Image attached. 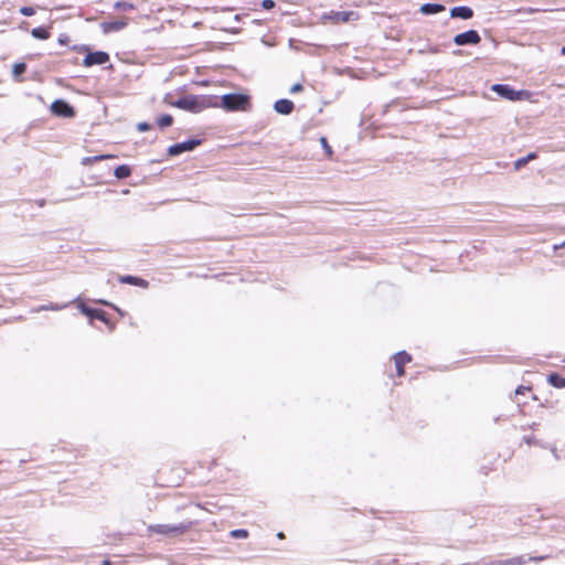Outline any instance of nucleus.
Segmentation results:
<instances>
[{
  "mask_svg": "<svg viewBox=\"0 0 565 565\" xmlns=\"http://www.w3.org/2000/svg\"><path fill=\"white\" fill-rule=\"evenodd\" d=\"M192 522H183L179 524H154L149 525L148 531L150 533H157L168 537H177L183 535L192 527Z\"/></svg>",
  "mask_w": 565,
  "mask_h": 565,
  "instance_id": "1",
  "label": "nucleus"
},
{
  "mask_svg": "<svg viewBox=\"0 0 565 565\" xmlns=\"http://www.w3.org/2000/svg\"><path fill=\"white\" fill-rule=\"evenodd\" d=\"M221 106L228 111L246 110L249 107V98L243 94H226L221 98Z\"/></svg>",
  "mask_w": 565,
  "mask_h": 565,
  "instance_id": "2",
  "label": "nucleus"
},
{
  "mask_svg": "<svg viewBox=\"0 0 565 565\" xmlns=\"http://www.w3.org/2000/svg\"><path fill=\"white\" fill-rule=\"evenodd\" d=\"M491 89L499 96L509 100H520L522 98V95L524 94L523 90H514L511 86L507 84H494L492 85Z\"/></svg>",
  "mask_w": 565,
  "mask_h": 565,
  "instance_id": "3",
  "label": "nucleus"
},
{
  "mask_svg": "<svg viewBox=\"0 0 565 565\" xmlns=\"http://www.w3.org/2000/svg\"><path fill=\"white\" fill-rule=\"evenodd\" d=\"M51 111L63 118H72L75 116L73 107L63 99L54 100L51 105Z\"/></svg>",
  "mask_w": 565,
  "mask_h": 565,
  "instance_id": "4",
  "label": "nucleus"
},
{
  "mask_svg": "<svg viewBox=\"0 0 565 565\" xmlns=\"http://www.w3.org/2000/svg\"><path fill=\"white\" fill-rule=\"evenodd\" d=\"M200 143H201L200 139H190V140L183 141V142H179V143H175V145H172L171 147H169L168 153H169V156H172V157L179 156L183 152L194 150Z\"/></svg>",
  "mask_w": 565,
  "mask_h": 565,
  "instance_id": "5",
  "label": "nucleus"
},
{
  "mask_svg": "<svg viewBox=\"0 0 565 565\" xmlns=\"http://www.w3.org/2000/svg\"><path fill=\"white\" fill-rule=\"evenodd\" d=\"M173 106L189 111H200L202 108V105L198 97L195 96H184L179 98L177 102L173 103Z\"/></svg>",
  "mask_w": 565,
  "mask_h": 565,
  "instance_id": "6",
  "label": "nucleus"
},
{
  "mask_svg": "<svg viewBox=\"0 0 565 565\" xmlns=\"http://www.w3.org/2000/svg\"><path fill=\"white\" fill-rule=\"evenodd\" d=\"M481 41L479 33L476 30H469L463 33H459L454 38L456 45H475Z\"/></svg>",
  "mask_w": 565,
  "mask_h": 565,
  "instance_id": "7",
  "label": "nucleus"
},
{
  "mask_svg": "<svg viewBox=\"0 0 565 565\" xmlns=\"http://www.w3.org/2000/svg\"><path fill=\"white\" fill-rule=\"evenodd\" d=\"M109 61V55L106 52L103 51H96L88 53L84 60L83 65L85 67H90L93 65H102Z\"/></svg>",
  "mask_w": 565,
  "mask_h": 565,
  "instance_id": "8",
  "label": "nucleus"
},
{
  "mask_svg": "<svg viewBox=\"0 0 565 565\" xmlns=\"http://www.w3.org/2000/svg\"><path fill=\"white\" fill-rule=\"evenodd\" d=\"M127 25L126 20H117V21H105L100 24V28L105 34L110 32H118L125 29Z\"/></svg>",
  "mask_w": 565,
  "mask_h": 565,
  "instance_id": "9",
  "label": "nucleus"
},
{
  "mask_svg": "<svg viewBox=\"0 0 565 565\" xmlns=\"http://www.w3.org/2000/svg\"><path fill=\"white\" fill-rule=\"evenodd\" d=\"M411 361V355L405 352L401 351L394 355V362L396 366L397 374L402 376L404 374V365Z\"/></svg>",
  "mask_w": 565,
  "mask_h": 565,
  "instance_id": "10",
  "label": "nucleus"
},
{
  "mask_svg": "<svg viewBox=\"0 0 565 565\" xmlns=\"http://www.w3.org/2000/svg\"><path fill=\"white\" fill-rule=\"evenodd\" d=\"M450 17L451 18H459V19L468 20V19L473 17V11H472L471 8L465 7V6L454 7L450 10Z\"/></svg>",
  "mask_w": 565,
  "mask_h": 565,
  "instance_id": "11",
  "label": "nucleus"
},
{
  "mask_svg": "<svg viewBox=\"0 0 565 565\" xmlns=\"http://www.w3.org/2000/svg\"><path fill=\"white\" fill-rule=\"evenodd\" d=\"M294 107V103L289 99H279L274 105V109L281 115H289Z\"/></svg>",
  "mask_w": 565,
  "mask_h": 565,
  "instance_id": "12",
  "label": "nucleus"
},
{
  "mask_svg": "<svg viewBox=\"0 0 565 565\" xmlns=\"http://www.w3.org/2000/svg\"><path fill=\"white\" fill-rule=\"evenodd\" d=\"M356 13L352 11H337L331 12L329 15L334 22H348L350 20L356 19Z\"/></svg>",
  "mask_w": 565,
  "mask_h": 565,
  "instance_id": "13",
  "label": "nucleus"
},
{
  "mask_svg": "<svg viewBox=\"0 0 565 565\" xmlns=\"http://www.w3.org/2000/svg\"><path fill=\"white\" fill-rule=\"evenodd\" d=\"M82 312L89 317L90 319H98L100 321L107 322L106 313L102 310L92 309L85 306H82Z\"/></svg>",
  "mask_w": 565,
  "mask_h": 565,
  "instance_id": "14",
  "label": "nucleus"
},
{
  "mask_svg": "<svg viewBox=\"0 0 565 565\" xmlns=\"http://www.w3.org/2000/svg\"><path fill=\"white\" fill-rule=\"evenodd\" d=\"M444 10H445V6L439 4V3H424L419 9V11L426 15L439 13V12H443Z\"/></svg>",
  "mask_w": 565,
  "mask_h": 565,
  "instance_id": "15",
  "label": "nucleus"
},
{
  "mask_svg": "<svg viewBox=\"0 0 565 565\" xmlns=\"http://www.w3.org/2000/svg\"><path fill=\"white\" fill-rule=\"evenodd\" d=\"M119 280L124 284H130L143 288L148 287V281L135 276H122Z\"/></svg>",
  "mask_w": 565,
  "mask_h": 565,
  "instance_id": "16",
  "label": "nucleus"
},
{
  "mask_svg": "<svg viewBox=\"0 0 565 565\" xmlns=\"http://www.w3.org/2000/svg\"><path fill=\"white\" fill-rule=\"evenodd\" d=\"M537 154L535 152H530L526 157L520 158L514 162V169L520 170L531 160L536 159Z\"/></svg>",
  "mask_w": 565,
  "mask_h": 565,
  "instance_id": "17",
  "label": "nucleus"
},
{
  "mask_svg": "<svg viewBox=\"0 0 565 565\" xmlns=\"http://www.w3.org/2000/svg\"><path fill=\"white\" fill-rule=\"evenodd\" d=\"M33 38L39 40H47L50 38V32L45 28H34L31 31Z\"/></svg>",
  "mask_w": 565,
  "mask_h": 565,
  "instance_id": "18",
  "label": "nucleus"
},
{
  "mask_svg": "<svg viewBox=\"0 0 565 565\" xmlns=\"http://www.w3.org/2000/svg\"><path fill=\"white\" fill-rule=\"evenodd\" d=\"M131 173V170L128 166L126 164H122V166H119L115 169V177L117 179H125V178H128Z\"/></svg>",
  "mask_w": 565,
  "mask_h": 565,
  "instance_id": "19",
  "label": "nucleus"
},
{
  "mask_svg": "<svg viewBox=\"0 0 565 565\" xmlns=\"http://www.w3.org/2000/svg\"><path fill=\"white\" fill-rule=\"evenodd\" d=\"M548 382L555 386V387H558V388H562V387H565V379L564 377H561L559 375L557 374H551L548 376Z\"/></svg>",
  "mask_w": 565,
  "mask_h": 565,
  "instance_id": "20",
  "label": "nucleus"
},
{
  "mask_svg": "<svg viewBox=\"0 0 565 565\" xmlns=\"http://www.w3.org/2000/svg\"><path fill=\"white\" fill-rule=\"evenodd\" d=\"M173 122V118L171 115H163L161 116L159 119H158V125L159 127L161 128H166V127H169L171 126Z\"/></svg>",
  "mask_w": 565,
  "mask_h": 565,
  "instance_id": "21",
  "label": "nucleus"
},
{
  "mask_svg": "<svg viewBox=\"0 0 565 565\" xmlns=\"http://www.w3.org/2000/svg\"><path fill=\"white\" fill-rule=\"evenodd\" d=\"M230 536L233 539H246L248 536V532L243 529L233 530L230 532Z\"/></svg>",
  "mask_w": 565,
  "mask_h": 565,
  "instance_id": "22",
  "label": "nucleus"
},
{
  "mask_svg": "<svg viewBox=\"0 0 565 565\" xmlns=\"http://www.w3.org/2000/svg\"><path fill=\"white\" fill-rule=\"evenodd\" d=\"M25 70H26V65L24 63L14 64L13 71H12L13 76L14 77L20 76L21 74H23L25 72Z\"/></svg>",
  "mask_w": 565,
  "mask_h": 565,
  "instance_id": "23",
  "label": "nucleus"
},
{
  "mask_svg": "<svg viewBox=\"0 0 565 565\" xmlns=\"http://www.w3.org/2000/svg\"><path fill=\"white\" fill-rule=\"evenodd\" d=\"M320 143H321L322 148L324 149L326 154H327L329 158H331V157H332V154H333V151H332V149H331L330 145L328 143L327 138H326V137H321V138H320Z\"/></svg>",
  "mask_w": 565,
  "mask_h": 565,
  "instance_id": "24",
  "label": "nucleus"
},
{
  "mask_svg": "<svg viewBox=\"0 0 565 565\" xmlns=\"http://www.w3.org/2000/svg\"><path fill=\"white\" fill-rule=\"evenodd\" d=\"M507 563L509 565H523L526 563V559L523 556H516V557L507 559Z\"/></svg>",
  "mask_w": 565,
  "mask_h": 565,
  "instance_id": "25",
  "label": "nucleus"
},
{
  "mask_svg": "<svg viewBox=\"0 0 565 565\" xmlns=\"http://www.w3.org/2000/svg\"><path fill=\"white\" fill-rule=\"evenodd\" d=\"M115 8L119 9V10H132L134 6L131 3H129V2H126V1H117L115 3Z\"/></svg>",
  "mask_w": 565,
  "mask_h": 565,
  "instance_id": "26",
  "label": "nucleus"
},
{
  "mask_svg": "<svg viewBox=\"0 0 565 565\" xmlns=\"http://www.w3.org/2000/svg\"><path fill=\"white\" fill-rule=\"evenodd\" d=\"M65 306H58V305H50V306H41L39 307L38 309H34L33 311L34 312H38V311H41V310H61L63 309Z\"/></svg>",
  "mask_w": 565,
  "mask_h": 565,
  "instance_id": "27",
  "label": "nucleus"
},
{
  "mask_svg": "<svg viewBox=\"0 0 565 565\" xmlns=\"http://www.w3.org/2000/svg\"><path fill=\"white\" fill-rule=\"evenodd\" d=\"M20 13L25 17H31L35 13V10L32 7H22Z\"/></svg>",
  "mask_w": 565,
  "mask_h": 565,
  "instance_id": "28",
  "label": "nucleus"
},
{
  "mask_svg": "<svg viewBox=\"0 0 565 565\" xmlns=\"http://www.w3.org/2000/svg\"><path fill=\"white\" fill-rule=\"evenodd\" d=\"M262 7L266 10H269L275 7V2L273 0H263Z\"/></svg>",
  "mask_w": 565,
  "mask_h": 565,
  "instance_id": "29",
  "label": "nucleus"
},
{
  "mask_svg": "<svg viewBox=\"0 0 565 565\" xmlns=\"http://www.w3.org/2000/svg\"><path fill=\"white\" fill-rule=\"evenodd\" d=\"M150 128H151V126H150L148 122H139V124L137 125V129H138L139 131H141V132H142V131H147V130H149Z\"/></svg>",
  "mask_w": 565,
  "mask_h": 565,
  "instance_id": "30",
  "label": "nucleus"
},
{
  "mask_svg": "<svg viewBox=\"0 0 565 565\" xmlns=\"http://www.w3.org/2000/svg\"><path fill=\"white\" fill-rule=\"evenodd\" d=\"M300 90H302V85H301V84H299V83H297V84H295V85H292V86L290 87V93H291V94L298 93V92H300Z\"/></svg>",
  "mask_w": 565,
  "mask_h": 565,
  "instance_id": "31",
  "label": "nucleus"
},
{
  "mask_svg": "<svg viewBox=\"0 0 565 565\" xmlns=\"http://www.w3.org/2000/svg\"><path fill=\"white\" fill-rule=\"evenodd\" d=\"M486 565H509V564L507 563V559H499V561H492Z\"/></svg>",
  "mask_w": 565,
  "mask_h": 565,
  "instance_id": "32",
  "label": "nucleus"
},
{
  "mask_svg": "<svg viewBox=\"0 0 565 565\" xmlns=\"http://www.w3.org/2000/svg\"><path fill=\"white\" fill-rule=\"evenodd\" d=\"M105 158H108V157L107 156H96L94 158H86V159H84V163H86V161H98V160H102Z\"/></svg>",
  "mask_w": 565,
  "mask_h": 565,
  "instance_id": "33",
  "label": "nucleus"
},
{
  "mask_svg": "<svg viewBox=\"0 0 565 565\" xmlns=\"http://www.w3.org/2000/svg\"><path fill=\"white\" fill-rule=\"evenodd\" d=\"M545 558H546L545 556L530 557V558H529V561L539 562V561H543V559H545Z\"/></svg>",
  "mask_w": 565,
  "mask_h": 565,
  "instance_id": "34",
  "label": "nucleus"
},
{
  "mask_svg": "<svg viewBox=\"0 0 565 565\" xmlns=\"http://www.w3.org/2000/svg\"><path fill=\"white\" fill-rule=\"evenodd\" d=\"M525 390H527V388H526V387H524V386H519V387L515 390V393H516V394H522V393H523V391H525Z\"/></svg>",
  "mask_w": 565,
  "mask_h": 565,
  "instance_id": "35",
  "label": "nucleus"
},
{
  "mask_svg": "<svg viewBox=\"0 0 565 565\" xmlns=\"http://www.w3.org/2000/svg\"><path fill=\"white\" fill-rule=\"evenodd\" d=\"M552 454L556 460H559V456L557 454V450L555 448L552 449Z\"/></svg>",
  "mask_w": 565,
  "mask_h": 565,
  "instance_id": "36",
  "label": "nucleus"
},
{
  "mask_svg": "<svg viewBox=\"0 0 565 565\" xmlns=\"http://www.w3.org/2000/svg\"><path fill=\"white\" fill-rule=\"evenodd\" d=\"M563 247H565V241L562 244H559V245H555L554 249L556 250V249H559V248H563Z\"/></svg>",
  "mask_w": 565,
  "mask_h": 565,
  "instance_id": "37",
  "label": "nucleus"
},
{
  "mask_svg": "<svg viewBox=\"0 0 565 565\" xmlns=\"http://www.w3.org/2000/svg\"><path fill=\"white\" fill-rule=\"evenodd\" d=\"M103 565H111V563L109 561H104Z\"/></svg>",
  "mask_w": 565,
  "mask_h": 565,
  "instance_id": "38",
  "label": "nucleus"
},
{
  "mask_svg": "<svg viewBox=\"0 0 565 565\" xmlns=\"http://www.w3.org/2000/svg\"><path fill=\"white\" fill-rule=\"evenodd\" d=\"M277 536H278L279 539H282V537H284V533H281V532H280V533H278V535H277Z\"/></svg>",
  "mask_w": 565,
  "mask_h": 565,
  "instance_id": "39",
  "label": "nucleus"
},
{
  "mask_svg": "<svg viewBox=\"0 0 565 565\" xmlns=\"http://www.w3.org/2000/svg\"><path fill=\"white\" fill-rule=\"evenodd\" d=\"M562 54L565 55V46L562 47Z\"/></svg>",
  "mask_w": 565,
  "mask_h": 565,
  "instance_id": "40",
  "label": "nucleus"
},
{
  "mask_svg": "<svg viewBox=\"0 0 565 565\" xmlns=\"http://www.w3.org/2000/svg\"><path fill=\"white\" fill-rule=\"evenodd\" d=\"M43 204H44V201L39 202L40 206H43Z\"/></svg>",
  "mask_w": 565,
  "mask_h": 565,
  "instance_id": "41",
  "label": "nucleus"
}]
</instances>
